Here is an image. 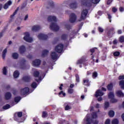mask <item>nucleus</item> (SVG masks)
I'll return each mask as SVG.
<instances>
[{"mask_svg": "<svg viewBox=\"0 0 124 124\" xmlns=\"http://www.w3.org/2000/svg\"><path fill=\"white\" fill-rule=\"evenodd\" d=\"M88 13H89V11L88 9H83L81 13L80 19L78 20L79 22L81 21H85L87 16H88Z\"/></svg>", "mask_w": 124, "mask_h": 124, "instance_id": "obj_1", "label": "nucleus"}, {"mask_svg": "<svg viewBox=\"0 0 124 124\" xmlns=\"http://www.w3.org/2000/svg\"><path fill=\"white\" fill-rule=\"evenodd\" d=\"M115 33V28L111 27L109 28L107 32H106L107 36L108 37H112L113 36V35Z\"/></svg>", "mask_w": 124, "mask_h": 124, "instance_id": "obj_2", "label": "nucleus"}, {"mask_svg": "<svg viewBox=\"0 0 124 124\" xmlns=\"http://www.w3.org/2000/svg\"><path fill=\"white\" fill-rule=\"evenodd\" d=\"M50 29L53 31H58L60 30V27L56 23L52 22L50 26Z\"/></svg>", "mask_w": 124, "mask_h": 124, "instance_id": "obj_3", "label": "nucleus"}, {"mask_svg": "<svg viewBox=\"0 0 124 124\" xmlns=\"http://www.w3.org/2000/svg\"><path fill=\"white\" fill-rule=\"evenodd\" d=\"M24 35H25L23 37L24 40L26 41V42H29L30 43L32 42V38L30 37V33L28 32H26L24 33Z\"/></svg>", "mask_w": 124, "mask_h": 124, "instance_id": "obj_4", "label": "nucleus"}, {"mask_svg": "<svg viewBox=\"0 0 124 124\" xmlns=\"http://www.w3.org/2000/svg\"><path fill=\"white\" fill-rule=\"evenodd\" d=\"M55 50L56 52L61 54V53H62L63 50V45L62 44H59L55 47Z\"/></svg>", "mask_w": 124, "mask_h": 124, "instance_id": "obj_5", "label": "nucleus"}, {"mask_svg": "<svg viewBox=\"0 0 124 124\" xmlns=\"http://www.w3.org/2000/svg\"><path fill=\"white\" fill-rule=\"evenodd\" d=\"M81 3L83 5H84L85 6L91 7V6H92L93 2H92V1L90 0H82L81 1Z\"/></svg>", "mask_w": 124, "mask_h": 124, "instance_id": "obj_6", "label": "nucleus"}, {"mask_svg": "<svg viewBox=\"0 0 124 124\" xmlns=\"http://www.w3.org/2000/svg\"><path fill=\"white\" fill-rule=\"evenodd\" d=\"M23 116V112L22 111L16 112L15 113L14 116V119L15 121L18 122L19 121V119L18 118H21Z\"/></svg>", "mask_w": 124, "mask_h": 124, "instance_id": "obj_7", "label": "nucleus"}, {"mask_svg": "<svg viewBox=\"0 0 124 124\" xmlns=\"http://www.w3.org/2000/svg\"><path fill=\"white\" fill-rule=\"evenodd\" d=\"M29 93H30V88L29 87L21 89L20 91V93L21 95H25V94Z\"/></svg>", "mask_w": 124, "mask_h": 124, "instance_id": "obj_8", "label": "nucleus"}, {"mask_svg": "<svg viewBox=\"0 0 124 124\" xmlns=\"http://www.w3.org/2000/svg\"><path fill=\"white\" fill-rule=\"evenodd\" d=\"M77 19V16L74 13H72L70 15L69 21L72 23H75V22Z\"/></svg>", "mask_w": 124, "mask_h": 124, "instance_id": "obj_9", "label": "nucleus"}, {"mask_svg": "<svg viewBox=\"0 0 124 124\" xmlns=\"http://www.w3.org/2000/svg\"><path fill=\"white\" fill-rule=\"evenodd\" d=\"M38 38L40 40H47L48 39V35L41 33L38 35Z\"/></svg>", "mask_w": 124, "mask_h": 124, "instance_id": "obj_10", "label": "nucleus"}, {"mask_svg": "<svg viewBox=\"0 0 124 124\" xmlns=\"http://www.w3.org/2000/svg\"><path fill=\"white\" fill-rule=\"evenodd\" d=\"M41 63V61L39 59H36L32 62L33 66H39Z\"/></svg>", "mask_w": 124, "mask_h": 124, "instance_id": "obj_11", "label": "nucleus"}, {"mask_svg": "<svg viewBox=\"0 0 124 124\" xmlns=\"http://www.w3.org/2000/svg\"><path fill=\"white\" fill-rule=\"evenodd\" d=\"M31 76H25L23 77L22 78V81L24 82H26L27 83H29L31 82Z\"/></svg>", "mask_w": 124, "mask_h": 124, "instance_id": "obj_12", "label": "nucleus"}, {"mask_svg": "<svg viewBox=\"0 0 124 124\" xmlns=\"http://www.w3.org/2000/svg\"><path fill=\"white\" fill-rule=\"evenodd\" d=\"M104 94V93L100 90H98L95 92V97H98V96H102Z\"/></svg>", "mask_w": 124, "mask_h": 124, "instance_id": "obj_13", "label": "nucleus"}, {"mask_svg": "<svg viewBox=\"0 0 124 124\" xmlns=\"http://www.w3.org/2000/svg\"><path fill=\"white\" fill-rule=\"evenodd\" d=\"M19 53L21 55L24 54L26 52V46H21L19 48Z\"/></svg>", "mask_w": 124, "mask_h": 124, "instance_id": "obj_14", "label": "nucleus"}, {"mask_svg": "<svg viewBox=\"0 0 124 124\" xmlns=\"http://www.w3.org/2000/svg\"><path fill=\"white\" fill-rule=\"evenodd\" d=\"M12 97V95L10 92H7L5 93V99L6 100H9V99H11Z\"/></svg>", "mask_w": 124, "mask_h": 124, "instance_id": "obj_15", "label": "nucleus"}, {"mask_svg": "<svg viewBox=\"0 0 124 124\" xmlns=\"http://www.w3.org/2000/svg\"><path fill=\"white\" fill-rule=\"evenodd\" d=\"M47 20L48 22H57V17L55 16H49L47 18Z\"/></svg>", "mask_w": 124, "mask_h": 124, "instance_id": "obj_16", "label": "nucleus"}, {"mask_svg": "<svg viewBox=\"0 0 124 124\" xmlns=\"http://www.w3.org/2000/svg\"><path fill=\"white\" fill-rule=\"evenodd\" d=\"M11 4H12V1L10 0H8L7 3H6L3 6V8L4 9H7V8H8V7H9V6H10V5H11Z\"/></svg>", "mask_w": 124, "mask_h": 124, "instance_id": "obj_17", "label": "nucleus"}, {"mask_svg": "<svg viewBox=\"0 0 124 124\" xmlns=\"http://www.w3.org/2000/svg\"><path fill=\"white\" fill-rule=\"evenodd\" d=\"M70 8L72 9H75L77 8V2L75 1L69 4Z\"/></svg>", "mask_w": 124, "mask_h": 124, "instance_id": "obj_18", "label": "nucleus"}, {"mask_svg": "<svg viewBox=\"0 0 124 124\" xmlns=\"http://www.w3.org/2000/svg\"><path fill=\"white\" fill-rule=\"evenodd\" d=\"M50 56L52 60H57L58 59V54L55 52H51Z\"/></svg>", "mask_w": 124, "mask_h": 124, "instance_id": "obj_19", "label": "nucleus"}, {"mask_svg": "<svg viewBox=\"0 0 124 124\" xmlns=\"http://www.w3.org/2000/svg\"><path fill=\"white\" fill-rule=\"evenodd\" d=\"M113 85L112 83H110L107 86V89L108 91L109 92L113 91Z\"/></svg>", "mask_w": 124, "mask_h": 124, "instance_id": "obj_20", "label": "nucleus"}, {"mask_svg": "<svg viewBox=\"0 0 124 124\" xmlns=\"http://www.w3.org/2000/svg\"><path fill=\"white\" fill-rule=\"evenodd\" d=\"M116 94L118 97H124V94L122 92V90L117 91L116 92Z\"/></svg>", "mask_w": 124, "mask_h": 124, "instance_id": "obj_21", "label": "nucleus"}, {"mask_svg": "<svg viewBox=\"0 0 124 124\" xmlns=\"http://www.w3.org/2000/svg\"><path fill=\"white\" fill-rule=\"evenodd\" d=\"M26 62H27V61H26V60L25 59H22L21 60V62H22V63L21 64V67H20L21 69H25L26 64L25 63Z\"/></svg>", "mask_w": 124, "mask_h": 124, "instance_id": "obj_22", "label": "nucleus"}, {"mask_svg": "<svg viewBox=\"0 0 124 124\" xmlns=\"http://www.w3.org/2000/svg\"><path fill=\"white\" fill-rule=\"evenodd\" d=\"M40 29H41L40 26L38 25H36L32 27V30L33 31H39Z\"/></svg>", "mask_w": 124, "mask_h": 124, "instance_id": "obj_23", "label": "nucleus"}, {"mask_svg": "<svg viewBox=\"0 0 124 124\" xmlns=\"http://www.w3.org/2000/svg\"><path fill=\"white\" fill-rule=\"evenodd\" d=\"M67 37H68V35L67 34H62L61 36V40L64 41H65L67 39Z\"/></svg>", "mask_w": 124, "mask_h": 124, "instance_id": "obj_24", "label": "nucleus"}, {"mask_svg": "<svg viewBox=\"0 0 124 124\" xmlns=\"http://www.w3.org/2000/svg\"><path fill=\"white\" fill-rule=\"evenodd\" d=\"M83 85L86 87L90 86V80L89 79L83 80Z\"/></svg>", "mask_w": 124, "mask_h": 124, "instance_id": "obj_25", "label": "nucleus"}, {"mask_svg": "<svg viewBox=\"0 0 124 124\" xmlns=\"http://www.w3.org/2000/svg\"><path fill=\"white\" fill-rule=\"evenodd\" d=\"M20 75V73L19 71L16 70L14 72V78H18Z\"/></svg>", "mask_w": 124, "mask_h": 124, "instance_id": "obj_26", "label": "nucleus"}, {"mask_svg": "<svg viewBox=\"0 0 124 124\" xmlns=\"http://www.w3.org/2000/svg\"><path fill=\"white\" fill-rule=\"evenodd\" d=\"M108 96L109 99H112V98H114V97H115L114 92H109L108 94Z\"/></svg>", "mask_w": 124, "mask_h": 124, "instance_id": "obj_27", "label": "nucleus"}, {"mask_svg": "<svg viewBox=\"0 0 124 124\" xmlns=\"http://www.w3.org/2000/svg\"><path fill=\"white\" fill-rule=\"evenodd\" d=\"M49 53V50L47 49H45L43 51L42 57H45V56H47Z\"/></svg>", "mask_w": 124, "mask_h": 124, "instance_id": "obj_28", "label": "nucleus"}, {"mask_svg": "<svg viewBox=\"0 0 124 124\" xmlns=\"http://www.w3.org/2000/svg\"><path fill=\"white\" fill-rule=\"evenodd\" d=\"M114 115H115V112H114V111L112 110H109V111L108 112L109 117H110V118H113V117H114Z\"/></svg>", "mask_w": 124, "mask_h": 124, "instance_id": "obj_29", "label": "nucleus"}, {"mask_svg": "<svg viewBox=\"0 0 124 124\" xmlns=\"http://www.w3.org/2000/svg\"><path fill=\"white\" fill-rule=\"evenodd\" d=\"M119 86L122 90H124V80H122L119 82Z\"/></svg>", "mask_w": 124, "mask_h": 124, "instance_id": "obj_30", "label": "nucleus"}, {"mask_svg": "<svg viewBox=\"0 0 124 124\" xmlns=\"http://www.w3.org/2000/svg\"><path fill=\"white\" fill-rule=\"evenodd\" d=\"M86 124H92V123H93V120L91 118H87L86 120Z\"/></svg>", "mask_w": 124, "mask_h": 124, "instance_id": "obj_31", "label": "nucleus"}, {"mask_svg": "<svg viewBox=\"0 0 124 124\" xmlns=\"http://www.w3.org/2000/svg\"><path fill=\"white\" fill-rule=\"evenodd\" d=\"M6 53H7V49L5 48L2 52V57L3 60L5 59V56H6Z\"/></svg>", "mask_w": 124, "mask_h": 124, "instance_id": "obj_32", "label": "nucleus"}, {"mask_svg": "<svg viewBox=\"0 0 124 124\" xmlns=\"http://www.w3.org/2000/svg\"><path fill=\"white\" fill-rule=\"evenodd\" d=\"M48 117V113L47 111H43L42 114V117L44 119Z\"/></svg>", "mask_w": 124, "mask_h": 124, "instance_id": "obj_33", "label": "nucleus"}, {"mask_svg": "<svg viewBox=\"0 0 124 124\" xmlns=\"http://www.w3.org/2000/svg\"><path fill=\"white\" fill-rule=\"evenodd\" d=\"M12 58L15 59V60L17 59L19 57V54L18 53L15 52L12 54Z\"/></svg>", "mask_w": 124, "mask_h": 124, "instance_id": "obj_34", "label": "nucleus"}, {"mask_svg": "<svg viewBox=\"0 0 124 124\" xmlns=\"http://www.w3.org/2000/svg\"><path fill=\"white\" fill-rule=\"evenodd\" d=\"M86 62V60H85V59H81L78 61L77 63V64H81L82 63H84V62Z\"/></svg>", "mask_w": 124, "mask_h": 124, "instance_id": "obj_35", "label": "nucleus"}, {"mask_svg": "<svg viewBox=\"0 0 124 124\" xmlns=\"http://www.w3.org/2000/svg\"><path fill=\"white\" fill-rule=\"evenodd\" d=\"M39 74L40 73L38 71H35L33 73L34 77H39Z\"/></svg>", "mask_w": 124, "mask_h": 124, "instance_id": "obj_36", "label": "nucleus"}, {"mask_svg": "<svg viewBox=\"0 0 124 124\" xmlns=\"http://www.w3.org/2000/svg\"><path fill=\"white\" fill-rule=\"evenodd\" d=\"M119 41L121 43H124V36H120L119 38Z\"/></svg>", "mask_w": 124, "mask_h": 124, "instance_id": "obj_37", "label": "nucleus"}, {"mask_svg": "<svg viewBox=\"0 0 124 124\" xmlns=\"http://www.w3.org/2000/svg\"><path fill=\"white\" fill-rule=\"evenodd\" d=\"M114 57H119L121 55V52L120 51H115L113 53Z\"/></svg>", "mask_w": 124, "mask_h": 124, "instance_id": "obj_38", "label": "nucleus"}, {"mask_svg": "<svg viewBox=\"0 0 124 124\" xmlns=\"http://www.w3.org/2000/svg\"><path fill=\"white\" fill-rule=\"evenodd\" d=\"M10 107H11V106H10L9 104H6L5 106H3L2 108L4 109V110H7V109H9Z\"/></svg>", "mask_w": 124, "mask_h": 124, "instance_id": "obj_39", "label": "nucleus"}, {"mask_svg": "<svg viewBox=\"0 0 124 124\" xmlns=\"http://www.w3.org/2000/svg\"><path fill=\"white\" fill-rule=\"evenodd\" d=\"M22 99V98L20 96H16L15 97V102H19Z\"/></svg>", "mask_w": 124, "mask_h": 124, "instance_id": "obj_40", "label": "nucleus"}, {"mask_svg": "<svg viewBox=\"0 0 124 124\" xmlns=\"http://www.w3.org/2000/svg\"><path fill=\"white\" fill-rule=\"evenodd\" d=\"M48 4L50 6V7H54L55 4H54V2L52 0H49L48 1Z\"/></svg>", "mask_w": 124, "mask_h": 124, "instance_id": "obj_41", "label": "nucleus"}, {"mask_svg": "<svg viewBox=\"0 0 124 124\" xmlns=\"http://www.w3.org/2000/svg\"><path fill=\"white\" fill-rule=\"evenodd\" d=\"M75 77L77 83H79V82H80V77H79V75L76 74L75 75Z\"/></svg>", "mask_w": 124, "mask_h": 124, "instance_id": "obj_42", "label": "nucleus"}, {"mask_svg": "<svg viewBox=\"0 0 124 124\" xmlns=\"http://www.w3.org/2000/svg\"><path fill=\"white\" fill-rule=\"evenodd\" d=\"M18 8H17L15 11V12L13 13V15H12L11 16H10V18L11 19H12L13 18V17H14V16L15 15H16V14H17V12H18V10H19V9H18Z\"/></svg>", "mask_w": 124, "mask_h": 124, "instance_id": "obj_43", "label": "nucleus"}, {"mask_svg": "<svg viewBox=\"0 0 124 124\" xmlns=\"http://www.w3.org/2000/svg\"><path fill=\"white\" fill-rule=\"evenodd\" d=\"M110 102L111 103H117L118 102V99L112 98V99H110Z\"/></svg>", "mask_w": 124, "mask_h": 124, "instance_id": "obj_44", "label": "nucleus"}, {"mask_svg": "<svg viewBox=\"0 0 124 124\" xmlns=\"http://www.w3.org/2000/svg\"><path fill=\"white\" fill-rule=\"evenodd\" d=\"M3 75H7V69H6V67H4L3 68Z\"/></svg>", "mask_w": 124, "mask_h": 124, "instance_id": "obj_45", "label": "nucleus"}, {"mask_svg": "<svg viewBox=\"0 0 124 124\" xmlns=\"http://www.w3.org/2000/svg\"><path fill=\"white\" fill-rule=\"evenodd\" d=\"M31 87L32 88V89H35L37 87V84L36 82H32V84H31Z\"/></svg>", "mask_w": 124, "mask_h": 124, "instance_id": "obj_46", "label": "nucleus"}, {"mask_svg": "<svg viewBox=\"0 0 124 124\" xmlns=\"http://www.w3.org/2000/svg\"><path fill=\"white\" fill-rule=\"evenodd\" d=\"M112 124H119V120L114 119L112 121Z\"/></svg>", "mask_w": 124, "mask_h": 124, "instance_id": "obj_47", "label": "nucleus"}, {"mask_svg": "<svg viewBox=\"0 0 124 124\" xmlns=\"http://www.w3.org/2000/svg\"><path fill=\"white\" fill-rule=\"evenodd\" d=\"M71 109H72V108L71 107V106L68 105H66L65 107V111H67L68 110H70Z\"/></svg>", "mask_w": 124, "mask_h": 124, "instance_id": "obj_48", "label": "nucleus"}, {"mask_svg": "<svg viewBox=\"0 0 124 124\" xmlns=\"http://www.w3.org/2000/svg\"><path fill=\"white\" fill-rule=\"evenodd\" d=\"M97 72H94L93 73V75H92V77L93 78H96V77H97Z\"/></svg>", "mask_w": 124, "mask_h": 124, "instance_id": "obj_49", "label": "nucleus"}, {"mask_svg": "<svg viewBox=\"0 0 124 124\" xmlns=\"http://www.w3.org/2000/svg\"><path fill=\"white\" fill-rule=\"evenodd\" d=\"M74 92V90H73V89H68V93H69L70 94H72V93Z\"/></svg>", "mask_w": 124, "mask_h": 124, "instance_id": "obj_50", "label": "nucleus"}, {"mask_svg": "<svg viewBox=\"0 0 124 124\" xmlns=\"http://www.w3.org/2000/svg\"><path fill=\"white\" fill-rule=\"evenodd\" d=\"M96 48H93L91 49L90 50V51L91 52V53H92L91 54V56H93V53H94V52L95 51V49H96Z\"/></svg>", "mask_w": 124, "mask_h": 124, "instance_id": "obj_51", "label": "nucleus"}, {"mask_svg": "<svg viewBox=\"0 0 124 124\" xmlns=\"http://www.w3.org/2000/svg\"><path fill=\"white\" fill-rule=\"evenodd\" d=\"M109 103L108 102H106L105 103V109H107L109 108Z\"/></svg>", "mask_w": 124, "mask_h": 124, "instance_id": "obj_52", "label": "nucleus"}, {"mask_svg": "<svg viewBox=\"0 0 124 124\" xmlns=\"http://www.w3.org/2000/svg\"><path fill=\"white\" fill-rule=\"evenodd\" d=\"M65 27L68 31H69L70 30V29H71V26H70V25H69V24H66L65 25Z\"/></svg>", "mask_w": 124, "mask_h": 124, "instance_id": "obj_53", "label": "nucleus"}, {"mask_svg": "<svg viewBox=\"0 0 124 124\" xmlns=\"http://www.w3.org/2000/svg\"><path fill=\"white\" fill-rule=\"evenodd\" d=\"M92 118L93 119H96L97 118V114L95 112H93V114L92 115Z\"/></svg>", "mask_w": 124, "mask_h": 124, "instance_id": "obj_54", "label": "nucleus"}, {"mask_svg": "<svg viewBox=\"0 0 124 124\" xmlns=\"http://www.w3.org/2000/svg\"><path fill=\"white\" fill-rule=\"evenodd\" d=\"M98 31H99V32H103V31H104V30H103V29H102V28L100 27H98Z\"/></svg>", "mask_w": 124, "mask_h": 124, "instance_id": "obj_55", "label": "nucleus"}, {"mask_svg": "<svg viewBox=\"0 0 124 124\" xmlns=\"http://www.w3.org/2000/svg\"><path fill=\"white\" fill-rule=\"evenodd\" d=\"M112 44H113V45H117V44H118V40L115 39L113 41Z\"/></svg>", "mask_w": 124, "mask_h": 124, "instance_id": "obj_56", "label": "nucleus"}, {"mask_svg": "<svg viewBox=\"0 0 124 124\" xmlns=\"http://www.w3.org/2000/svg\"><path fill=\"white\" fill-rule=\"evenodd\" d=\"M61 94H62V95L64 96L65 95V93H63V91H62L59 93L58 95H59V96H61Z\"/></svg>", "mask_w": 124, "mask_h": 124, "instance_id": "obj_57", "label": "nucleus"}, {"mask_svg": "<svg viewBox=\"0 0 124 124\" xmlns=\"http://www.w3.org/2000/svg\"><path fill=\"white\" fill-rule=\"evenodd\" d=\"M65 122H66V121H65V120H60V121H59V124H64V123H65Z\"/></svg>", "mask_w": 124, "mask_h": 124, "instance_id": "obj_58", "label": "nucleus"}, {"mask_svg": "<svg viewBox=\"0 0 124 124\" xmlns=\"http://www.w3.org/2000/svg\"><path fill=\"white\" fill-rule=\"evenodd\" d=\"M110 119H108L105 122V124H110Z\"/></svg>", "mask_w": 124, "mask_h": 124, "instance_id": "obj_59", "label": "nucleus"}, {"mask_svg": "<svg viewBox=\"0 0 124 124\" xmlns=\"http://www.w3.org/2000/svg\"><path fill=\"white\" fill-rule=\"evenodd\" d=\"M118 79L119 80H124V76H120Z\"/></svg>", "mask_w": 124, "mask_h": 124, "instance_id": "obj_60", "label": "nucleus"}, {"mask_svg": "<svg viewBox=\"0 0 124 124\" xmlns=\"http://www.w3.org/2000/svg\"><path fill=\"white\" fill-rule=\"evenodd\" d=\"M112 12H114V13H115V12L117 11L118 9H117V8L116 7H113L112 8Z\"/></svg>", "mask_w": 124, "mask_h": 124, "instance_id": "obj_61", "label": "nucleus"}, {"mask_svg": "<svg viewBox=\"0 0 124 124\" xmlns=\"http://www.w3.org/2000/svg\"><path fill=\"white\" fill-rule=\"evenodd\" d=\"M119 11L120 12H123L124 11V8L123 7H120L119 8Z\"/></svg>", "mask_w": 124, "mask_h": 124, "instance_id": "obj_62", "label": "nucleus"}, {"mask_svg": "<svg viewBox=\"0 0 124 124\" xmlns=\"http://www.w3.org/2000/svg\"><path fill=\"white\" fill-rule=\"evenodd\" d=\"M27 58L28 59H29V60H31V59H32V55L29 54L28 55H27Z\"/></svg>", "mask_w": 124, "mask_h": 124, "instance_id": "obj_63", "label": "nucleus"}, {"mask_svg": "<svg viewBox=\"0 0 124 124\" xmlns=\"http://www.w3.org/2000/svg\"><path fill=\"white\" fill-rule=\"evenodd\" d=\"M111 3H112V0H108L107 1V4L108 5H109V4H111Z\"/></svg>", "mask_w": 124, "mask_h": 124, "instance_id": "obj_64", "label": "nucleus"}]
</instances>
